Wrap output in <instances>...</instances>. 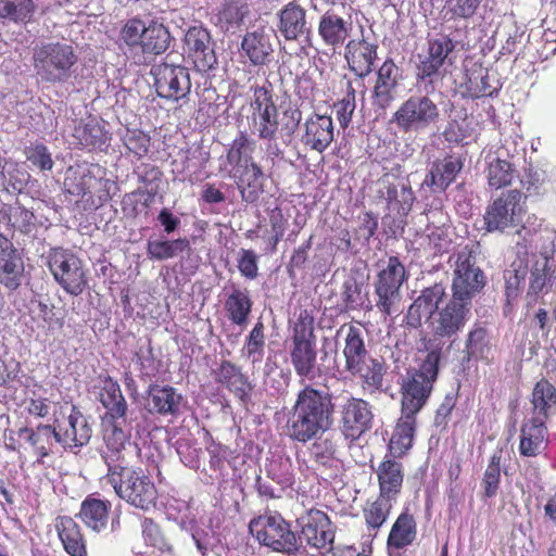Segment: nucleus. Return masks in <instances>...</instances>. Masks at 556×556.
I'll list each match as a JSON object with an SVG mask.
<instances>
[{
  "label": "nucleus",
  "mask_w": 556,
  "mask_h": 556,
  "mask_svg": "<svg viewBox=\"0 0 556 556\" xmlns=\"http://www.w3.org/2000/svg\"><path fill=\"white\" fill-rule=\"evenodd\" d=\"M333 424V404L328 392L306 386L302 389L289 412L287 430L289 437L306 443L326 432Z\"/></svg>",
  "instance_id": "f257e3e1"
},
{
  "label": "nucleus",
  "mask_w": 556,
  "mask_h": 556,
  "mask_svg": "<svg viewBox=\"0 0 556 556\" xmlns=\"http://www.w3.org/2000/svg\"><path fill=\"white\" fill-rule=\"evenodd\" d=\"M443 344L438 340H427L419 350L418 367L407 371L401 386V407L419 413L427 403L439 372Z\"/></svg>",
  "instance_id": "f03ea898"
},
{
  "label": "nucleus",
  "mask_w": 556,
  "mask_h": 556,
  "mask_svg": "<svg viewBox=\"0 0 556 556\" xmlns=\"http://www.w3.org/2000/svg\"><path fill=\"white\" fill-rule=\"evenodd\" d=\"M118 497L136 508L149 510L155 506L157 492L154 483L129 465L117 466L103 478Z\"/></svg>",
  "instance_id": "7ed1b4c3"
},
{
  "label": "nucleus",
  "mask_w": 556,
  "mask_h": 556,
  "mask_svg": "<svg viewBox=\"0 0 556 556\" xmlns=\"http://www.w3.org/2000/svg\"><path fill=\"white\" fill-rule=\"evenodd\" d=\"M290 358L298 376L313 379L318 375L314 318L307 311H302L294 324Z\"/></svg>",
  "instance_id": "20e7f679"
},
{
  "label": "nucleus",
  "mask_w": 556,
  "mask_h": 556,
  "mask_svg": "<svg viewBox=\"0 0 556 556\" xmlns=\"http://www.w3.org/2000/svg\"><path fill=\"white\" fill-rule=\"evenodd\" d=\"M37 75L46 81L64 83L72 76V67L77 61L72 46L66 43H47L35 50Z\"/></svg>",
  "instance_id": "39448f33"
},
{
  "label": "nucleus",
  "mask_w": 556,
  "mask_h": 556,
  "mask_svg": "<svg viewBox=\"0 0 556 556\" xmlns=\"http://www.w3.org/2000/svg\"><path fill=\"white\" fill-rule=\"evenodd\" d=\"M441 118L438 104L427 94H413L395 111L392 122L404 132H418Z\"/></svg>",
  "instance_id": "423d86ee"
},
{
  "label": "nucleus",
  "mask_w": 556,
  "mask_h": 556,
  "mask_svg": "<svg viewBox=\"0 0 556 556\" xmlns=\"http://www.w3.org/2000/svg\"><path fill=\"white\" fill-rule=\"evenodd\" d=\"M405 280V267L395 256H390L378 270L374 280L376 306L384 315L399 311L401 287Z\"/></svg>",
  "instance_id": "0eeeda50"
},
{
  "label": "nucleus",
  "mask_w": 556,
  "mask_h": 556,
  "mask_svg": "<svg viewBox=\"0 0 556 556\" xmlns=\"http://www.w3.org/2000/svg\"><path fill=\"white\" fill-rule=\"evenodd\" d=\"M249 529L260 543L274 551L293 554L299 549L298 536L279 515L260 516L251 520Z\"/></svg>",
  "instance_id": "6e6552de"
},
{
  "label": "nucleus",
  "mask_w": 556,
  "mask_h": 556,
  "mask_svg": "<svg viewBox=\"0 0 556 556\" xmlns=\"http://www.w3.org/2000/svg\"><path fill=\"white\" fill-rule=\"evenodd\" d=\"M484 285L485 276L477 266L473 251L467 247L463 248L456 254L452 296L472 305V299L482 290Z\"/></svg>",
  "instance_id": "1a4fd4ad"
},
{
  "label": "nucleus",
  "mask_w": 556,
  "mask_h": 556,
  "mask_svg": "<svg viewBox=\"0 0 556 556\" xmlns=\"http://www.w3.org/2000/svg\"><path fill=\"white\" fill-rule=\"evenodd\" d=\"M49 268L55 281L71 295L81 294L88 285L81 260L68 251L51 253Z\"/></svg>",
  "instance_id": "9d476101"
},
{
  "label": "nucleus",
  "mask_w": 556,
  "mask_h": 556,
  "mask_svg": "<svg viewBox=\"0 0 556 556\" xmlns=\"http://www.w3.org/2000/svg\"><path fill=\"white\" fill-rule=\"evenodd\" d=\"M521 198V192L514 189L503 192L490 203L484 213L485 229L489 232H504L508 228L517 227L525 213Z\"/></svg>",
  "instance_id": "9b49d317"
},
{
  "label": "nucleus",
  "mask_w": 556,
  "mask_h": 556,
  "mask_svg": "<svg viewBox=\"0 0 556 556\" xmlns=\"http://www.w3.org/2000/svg\"><path fill=\"white\" fill-rule=\"evenodd\" d=\"M468 302L455 300L454 296L441 309L431 315L430 328L432 338L443 344V350H448L451 344L446 345L444 338L451 339L456 336L466 325L471 311Z\"/></svg>",
  "instance_id": "f8f14e48"
},
{
  "label": "nucleus",
  "mask_w": 556,
  "mask_h": 556,
  "mask_svg": "<svg viewBox=\"0 0 556 556\" xmlns=\"http://www.w3.org/2000/svg\"><path fill=\"white\" fill-rule=\"evenodd\" d=\"M150 74L154 79L155 91L159 97L179 101L186 98L191 90L189 72L185 66L168 63L155 64Z\"/></svg>",
  "instance_id": "ddd939ff"
},
{
  "label": "nucleus",
  "mask_w": 556,
  "mask_h": 556,
  "mask_svg": "<svg viewBox=\"0 0 556 556\" xmlns=\"http://www.w3.org/2000/svg\"><path fill=\"white\" fill-rule=\"evenodd\" d=\"M53 427L56 443L73 453H77L87 445L92 435L88 418L75 406L71 407V412L65 418H54Z\"/></svg>",
  "instance_id": "4468645a"
},
{
  "label": "nucleus",
  "mask_w": 556,
  "mask_h": 556,
  "mask_svg": "<svg viewBox=\"0 0 556 556\" xmlns=\"http://www.w3.org/2000/svg\"><path fill=\"white\" fill-rule=\"evenodd\" d=\"M123 420L110 421L103 432L105 450L102 457L108 472L116 470L117 466L128 465L129 458L136 452V445L130 441V434L123 429Z\"/></svg>",
  "instance_id": "2eb2a0df"
},
{
  "label": "nucleus",
  "mask_w": 556,
  "mask_h": 556,
  "mask_svg": "<svg viewBox=\"0 0 556 556\" xmlns=\"http://www.w3.org/2000/svg\"><path fill=\"white\" fill-rule=\"evenodd\" d=\"M340 424L346 438L358 439L371 428L374 414L369 403L350 394L340 406Z\"/></svg>",
  "instance_id": "dca6fc26"
},
{
  "label": "nucleus",
  "mask_w": 556,
  "mask_h": 556,
  "mask_svg": "<svg viewBox=\"0 0 556 556\" xmlns=\"http://www.w3.org/2000/svg\"><path fill=\"white\" fill-rule=\"evenodd\" d=\"M301 526L299 544L305 541L307 545L317 549L332 548L334 532L329 517L321 510H309L298 519Z\"/></svg>",
  "instance_id": "f3484780"
},
{
  "label": "nucleus",
  "mask_w": 556,
  "mask_h": 556,
  "mask_svg": "<svg viewBox=\"0 0 556 556\" xmlns=\"http://www.w3.org/2000/svg\"><path fill=\"white\" fill-rule=\"evenodd\" d=\"M554 250H545L540 253H532L525 265H528L529 293L539 294L547 291L556 277V266L553 257Z\"/></svg>",
  "instance_id": "a211bd4d"
},
{
  "label": "nucleus",
  "mask_w": 556,
  "mask_h": 556,
  "mask_svg": "<svg viewBox=\"0 0 556 556\" xmlns=\"http://www.w3.org/2000/svg\"><path fill=\"white\" fill-rule=\"evenodd\" d=\"M24 262L13 243L0 233V283L16 290L22 283Z\"/></svg>",
  "instance_id": "6ab92c4d"
},
{
  "label": "nucleus",
  "mask_w": 556,
  "mask_h": 556,
  "mask_svg": "<svg viewBox=\"0 0 556 556\" xmlns=\"http://www.w3.org/2000/svg\"><path fill=\"white\" fill-rule=\"evenodd\" d=\"M401 72L392 60H387L377 71V79L372 91L374 104L387 109L395 99Z\"/></svg>",
  "instance_id": "aec40b11"
},
{
  "label": "nucleus",
  "mask_w": 556,
  "mask_h": 556,
  "mask_svg": "<svg viewBox=\"0 0 556 556\" xmlns=\"http://www.w3.org/2000/svg\"><path fill=\"white\" fill-rule=\"evenodd\" d=\"M337 339L343 341L344 368L351 367L370 356L365 344V331L362 327L344 324L337 330Z\"/></svg>",
  "instance_id": "412c9836"
},
{
  "label": "nucleus",
  "mask_w": 556,
  "mask_h": 556,
  "mask_svg": "<svg viewBox=\"0 0 556 556\" xmlns=\"http://www.w3.org/2000/svg\"><path fill=\"white\" fill-rule=\"evenodd\" d=\"M278 30L286 40L295 41L311 34L306 11L295 2H289L278 13Z\"/></svg>",
  "instance_id": "4be33fe9"
},
{
  "label": "nucleus",
  "mask_w": 556,
  "mask_h": 556,
  "mask_svg": "<svg viewBox=\"0 0 556 556\" xmlns=\"http://www.w3.org/2000/svg\"><path fill=\"white\" fill-rule=\"evenodd\" d=\"M428 46V54L420 62L417 76L420 80L429 78V83L432 84V77L438 75L440 67L453 51L454 43L447 36L440 35L438 38L430 39Z\"/></svg>",
  "instance_id": "5701e85b"
},
{
  "label": "nucleus",
  "mask_w": 556,
  "mask_h": 556,
  "mask_svg": "<svg viewBox=\"0 0 556 556\" xmlns=\"http://www.w3.org/2000/svg\"><path fill=\"white\" fill-rule=\"evenodd\" d=\"M302 142L319 153L324 152L333 140V122L328 115L315 114L305 122Z\"/></svg>",
  "instance_id": "b1692460"
},
{
  "label": "nucleus",
  "mask_w": 556,
  "mask_h": 556,
  "mask_svg": "<svg viewBox=\"0 0 556 556\" xmlns=\"http://www.w3.org/2000/svg\"><path fill=\"white\" fill-rule=\"evenodd\" d=\"M377 58V46L365 40H352L346 46L345 59L349 68L358 77L368 76Z\"/></svg>",
  "instance_id": "393cba45"
},
{
  "label": "nucleus",
  "mask_w": 556,
  "mask_h": 556,
  "mask_svg": "<svg viewBox=\"0 0 556 556\" xmlns=\"http://www.w3.org/2000/svg\"><path fill=\"white\" fill-rule=\"evenodd\" d=\"M351 30L352 22L338 15L333 10L326 11L319 18L318 35L327 46H342Z\"/></svg>",
  "instance_id": "a878e982"
},
{
  "label": "nucleus",
  "mask_w": 556,
  "mask_h": 556,
  "mask_svg": "<svg viewBox=\"0 0 556 556\" xmlns=\"http://www.w3.org/2000/svg\"><path fill=\"white\" fill-rule=\"evenodd\" d=\"M181 400L173 387L152 384L146 397V408L151 414L175 415L179 412Z\"/></svg>",
  "instance_id": "bb28decb"
},
{
  "label": "nucleus",
  "mask_w": 556,
  "mask_h": 556,
  "mask_svg": "<svg viewBox=\"0 0 556 556\" xmlns=\"http://www.w3.org/2000/svg\"><path fill=\"white\" fill-rule=\"evenodd\" d=\"M345 371L351 376L358 378L362 383V388L369 393H374L382 389L386 367L378 358L369 356L368 358L348 367Z\"/></svg>",
  "instance_id": "cd10ccee"
},
{
  "label": "nucleus",
  "mask_w": 556,
  "mask_h": 556,
  "mask_svg": "<svg viewBox=\"0 0 556 556\" xmlns=\"http://www.w3.org/2000/svg\"><path fill=\"white\" fill-rule=\"evenodd\" d=\"M417 414L401 407V417L389 443V450L392 455L402 456L412 447Z\"/></svg>",
  "instance_id": "c85d7f7f"
},
{
  "label": "nucleus",
  "mask_w": 556,
  "mask_h": 556,
  "mask_svg": "<svg viewBox=\"0 0 556 556\" xmlns=\"http://www.w3.org/2000/svg\"><path fill=\"white\" fill-rule=\"evenodd\" d=\"M241 48L253 65H263L269 61L274 49L270 34L264 28L244 35Z\"/></svg>",
  "instance_id": "c756f323"
},
{
  "label": "nucleus",
  "mask_w": 556,
  "mask_h": 556,
  "mask_svg": "<svg viewBox=\"0 0 556 556\" xmlns=\"http://www.w3.org/2000/svg\"><path fill=\"white\" fill-rule=\"evenodd\" d=\"M462 168L463 163L459 157L446 156L438 160L433 163L424 184L434 187L435 191H444L455 180Z\"/></svg>",
  "instance_id": "7c9ffc66"
},
{
  "label": "nucleus",
  "mask_w": 556,
  "mask_h": 556,
  "mask_svg": "<svg viewBox=\"0 0 556 556\" xmlns=\"http://www.w3.org/2000/svg\"><path fill=\"white\" fill-rule=\"evenodd\" d=\"M56 531L65 552L71 556H86L87 548L79 526L68 516L56 519Z\"/></svg>",
  "instance_id": "2f4dec72"
},
{
  "label": "nucleus",
  "mask_w": 556,
  "mask_h": 556,
  "mask_svg": "<svg viewBox=\"0 0 556 556\" xmlns=\"http://www.w3.org/2000/svg\"><path fill=\"white\" fill-rule=\"evenodd\" d=\"M542 417H532L521 428L519 451L522 456L533 457L541 453L546 433Z\"/></svg>",
  "instance_id": "473e14b6"
},
{
  "label": "nucleus",
  "mask_w": 556,
  "mask_h": 556,
  "mask_svg": "<svg viewBox=\"0 0 556 556\" xmlns=\"http://www.w3.org/2000/svg\"><path fill=\"white\" fill-rule=\"evenodd\" d=\"M215 378L241 401L248 397L252 389L241 369L229 361L222 362L215 371Z\"/></svg>",
  "instance_id": "72a5a7b5"
},
{
  "label": "nucleus",
  "mask_w": 556,
  "mask_h": 556,
  "mask_svg": "<svg viewBox=\"0 0 556 556\" xmlns=\"http://www.w3.org/2000/svg\"><path fill=\"white\" fill-rule=\"evenodd\" d=\"M188 50L193 53L195 62L203 68H211L215 63V54L211 47V37L206 29L201 27L190 28L185 38Z\"/></svg>",
  "instance_id": "f704fd0d"
},
{
  "label": "nucleus",
  "mask_w": 556,
  "mask_h": 556,
  "mask_svg": "<svg viewBox=\"0 0 556 556\" xmlns=\"http://www.w3.org/2000/svg\"><path fill=\"white\" fill-rule=\"evenodd\" d=\"M17 434L18 438L29 443L39 458L49 456L52 453L53 444L56 443L53 425H40L36 429L21 428Z\"/></svg>",
  "instance_id": "c9c22d12"
},
{
  "label": "nucleus",
  "mask_w": 556,
  "mask_h": 556,
  "mask_svg": "<svg viewBox=\"0 0 556 556\" xmlns=\"http://www.w3.org/2000/svg\"><path fill=\"white\" fill-rule=\"evenodd\" d=\"M110 508L109 501L89 496L81 503L78 516L89 529L100 532L108 526Z\"/></svg>",
  "instance_id": "e433bc0d"
},
{
  "label": "nucleus",
  "mask_w": 556,
  "mask_h": 556,
  "mask_svg": "<svg viewBox=\"0 0 556 556\" xmlns=\"http://www.w3.org/2000/svg\"><path fill=\"white\" fill-rule=\"evenodd\" d=\"M99 400L106 408L108 416L112 421L124 419L127 412V403L116 381L111 378L103 381Z\"/></svg>",
  "instance_id": "4c0bfd02"
},
{
  "label": "nucleus",
  "mask_w": 556,
  "mask_h": 556,
  "mask_svg": "<svg viewBox=\"0 0 556 556\" xmlns=\"http://www.w3.org/2000/svg\"><path fill=\"white\" fill-rule=\"evenodd\" d=\"M486 179L491 189L498 190L509 186L516 177L515 165L500 155H488L486 159Z\"/></svg>",
  "instance_id": "58836bf2"
},
{
  "label": "nucleus",
  "mask_w": 556,
  "mask_h": 556,
  "mask_svg": "<svg viewBox=\"0 0 556 556\" xmlns=\"http://www.w3.org/2000/svg\"><path fill=\"white\" fill-rule=\"evenodd\" d=\"M137 54L157 55L164 53L170 42V35L166 27L156 22H149L148 29L140 41Z\"/></svg>",
  "instance_id": "ea45409f"
},
{
  "label": "nucleus",
  "mask_w": 556,
  "mask_h": 556,
  "mask_svg": "<svg viewBox=\"0 0 556 556\" xmlns=\"http://www.w3.org/2000/svg\"><path fill=\"white\" fill-rule=\"evenodd\" d=\"M380 495L392 497L396 495L402 488L403 471L402 464L394 459H384L377 470Z\"/></svg>",
  "instance_id": "a19ab883"
},
{
  "label": "nucleus",
  "mask_w": 556,
  "mask_h": 556,
  "mask_svg": "<svg viewBox=\"0 0 556 556\" xmlns=\"http://www.w3.org/2000/svg\"><path fill=\"white\" fill-rule=\"evenodd\" d=\"M417 536V526L415 518L402 513L393 523L388 536V546L396 549L410 545Z\"/></svg>",
  "instance_id": "79ce46f5"
},
{
  "label": "nucleus",
  "mask_w": 556,
  "mask_h": 556,
  "mask_svg": "<svg viewBox=\"0 0 556 556\" xmlns=\"http://www.w3.org/2000/svg\"><path fill=\"white\" fill-rule=\"evenodd\" d=\"M249 12L245 0H228L218 9L217 24L225 31H235L241 26Z\"/></svg>",
  "instance_id": "37998d69"
},
{
  "label": "nucleus",
  "mask_w": 556,
  "mask_h": 556,
  "mask_svg": "<svg viewBox=\"0 0 556 556\" xmlns=\"http://www.w3.org/2000/svg\"><path fill=\"white\" fill-rule=\"evenodd\" d=\"M263 172L261 167L254 162H248L240 175H238V188L241 192V198L245 202H254L258 198V192L262 189Z\"/></svg>",
  "instance_id": "c03bdc74"
},
{
  "label": "nucleus",
  "mask_w": 556,
  "mask_h": 556,
  "mask_svg": "<svg viewBox=\"0 0 556 556\" xmlns=\"http://www.w3.org/2000/svg\"><path fill=\"white\" fill-rule=\"evenodd\" d=\"M252 308V301L247 290L235 288L225 301L228 318L242 327L248 323Z\"/></svg>",
  "instance_id": "a18cd8bd"
},
{
  "label": "nucleus",
  "mask_w": 556,
  "mask_h": 556,
  "mask_svg": "<svg viewBox=\"0 0 556 556\" xmlns=\"http://www.w3.org/2000/svg\"><path fill=\"white\" fill-rule=\"evenodd\" d=\"M190 249V242L187 238L175 240H148L147 253L151 260L165 261L177 257Z\"/></svg>",
  "instance_id": "49530a36"
},
{
  "label": "nucleus",
  "mask_w": 556,
  "mask_h": 556,
  "mask_svg": "<svg viewBox=\"0 0 556 556\" xmlns=\"http://www.w3.org/2000/svg\"><path fill=\"white\" fill-rule=\"evenodd\" d=\"M35 10L33 0H0V18L14 23H28Z\"/></svg>",
  "instance_id": "de8ad7c7"
},
{
  "label": "nucleus",
  "mask_w": 556,
  "mask_h": 556,
  "mask_svg": "<svg viewBox=\"0 0 556 556\" xmlns=\"http://www.w3.org/2000/svg\"><path fill=\"white\" fill-rule=\"evenodd\" d=\"M533 417L546 420L548 409L556 404V389L547 380L536 382L532 392Z\"/></svg>",
  "instance_id": "09e8293b"
},
{
  "label": "nucleus",
  "mask_w": 556,
  "mask_h": 556,
  "mask_svg": "<svg viewBox=\"0 0 556 556\" xmlns=\"http://www.w3.org/2000/svg\"><path fill=\"white\" fill-rule=\"evenodd\" d=\"M528 265H523V260L519 258L511 263L509 268L504 271L505 293L507 302L515 300L523 289Z\"/></svg>",
  "instance_id": "8fccbe9b"
},
{
  "label": "nucleus",
  "mask_w": 556,
  "mask_h": 556,
  "mask_svg": "<svg viewBox=\"0 0 556 556\" xmlns=\"http://www.w3.org/2000/svg\"><path fill=\"white\" fill-rule=\"evenodd\" d=\"M264 324L257 321L245 339L242 348L243 356L253 365L261 363L265 351Z\"/></svg>",
  "instance_id": "3c124183"
},
{
  "label": "nucleus",
  "mask_w": 556,
  "mask_h": 556,
  "mask_svg": "<svg viewBox=\"0 0 556 556\" xmlns=\"http://www.w3.org/2000/svg\"><path fill=\"white\" fill-rule=\"evenodd\" d=\"M278 126L277 109L253 114L254 132L263 140H275L277 138Z\"/></svg>",
  "instance_id": "603ef678"
},
{
  "label": "nucleus",
  "mask_w": 556,
  "mask_h": 556,
  "mask_svg": "<svg viewBox=\"0 0 556 556\" xmlns=\"http://www.w3.org/2000/svg\"><path fill=\"white\" fill-rule=\"evenodd\" d=\"M147 29L148 24L146 22L140 18H130L122 27L119 40L131 53L137 54Z\"/></svg>",
  "instance_id": "864d4df0"
},
{
  "label": "nucleus",
  "mask_w": 556,
  "mask_h": 556,
  "mask_svg": "<svg viewBox=\"0 0 556 556\" xmlns=\"http://www.w3.org/2000/svg\"><path fill=\"white\" fill-rule=\"evenodd\" d=\"M501 451L495 452L490 458L481 482L484 497L490 498L497 494L501 482Z\"/></svg>",
  "instance_id": "5fc2aeb1"
},
{
  "label": "nucleus",
  "mask_w": 556,
  "mask_h": 556,
  "mask_svg": "<svg viewBox=\"0 0 556 556\" xmlns=\"http://www.w3.org/2000/svg\"><path fill=\"white\" fill-rule=\"evenodd\" d=\"M267 473L268 477L281 485L282 489L292 486L294 482L292 462L289 457H275L267 468Z\"/></svg>",
  "instance_id": "6e6d98bb"
},
{
  "label": "nucleus",
  "mask_w": 556,
  "mask_h": 556,
  "mask_svg": "<svg viewBox=\"0 0 556 556\" xmlns=\"http://www.w3.org/2000/svg\"><path fill=\"white\" fill-rule=\"evenodd\" d=\"M391 508V497L380 495L364 510L367 525L372 529L380 528L388 519Z\"/></svg>",
  "instance_id": "4d7b16f0"
},
{
  "label": "nucleus",
  "mask_w": 556,
  "mask_h": 556,
  "mask_svg": "<svg viewBox=\"0 0 556 556\" xmlns=\"http://www.w3.org/2000/svg\"><path fill=\"white\" fill-rule=\"evenodd\" d=\"M466 351L470 357H489V354L491 353V344L484 328L477 327L468 333Z\"/></svg>",
  "instance_id": "13d9d810"
},
{
  "label": "nucleus",
  "mask_w": 556,
  "mask_h": 556,
  "mask_svg": "<svg viewBox=\"0 0 556 556\" xmlns=\"http://www.w3.org/2000/svg\"><path fill=\"white\" fill-rule=\"evenodd\" d=\"M498 90V86L491 84L489 71L481 68L477 76L468 79L467 91L471 98L492 97Z\"/></svg>",
  "instance_id": "bf43d9fd"
},
{
  "label": "nucleus",
  "mask_w": 556,
  "mask_h": 556,
  "mask_svg": "<svg viewBox=\"0 0 556 556\" xmlns=\"http://www.w3.org/2000/svg\"><path fill=\"white\" fill-rule=\"evenodd\" d=\"M2 216L7 225L22 232H29L31 229L34 214L24 207L9 206L3 211Z\"/></svg>",
  "instance_id": "052dcab7"
},
{
  "label": "nucleus",
  "mask_w": 556,
  "mask_h": 556,
  "mask_svg": "<svg viewBox=\"0 0 556 556\" xmlns=\"http://www.w3.org/2000/svg\"><path fill=\"white\" fill-rule=\"evenodd\" d=\"M336 452L337 445L330 437L315 441L309 448L312 458L323 466L331 465L334 459Z\"/></svg>",
  "instance_id": "680f3d73"
},
{
  "label": "nucleus",
  "mask_w": 556,
  "mask_h": 556,
  "mask_svg": "<svg viewBox=\"0 0 556 556\" xmlns=\"http://www.w3.org/2000/svg\"><path fill=\"white\" fill-rule=\"evenodd\" d=\"M355 108V89L352 84L349 83L346 96L334 104L336 115L342 128L349 126Z\"/></svg>",
  "instance_id": "e2e57ef3"
},
{
  "label": "nucleus",
  "mask_w": 556,
  "mask_h": 556,
  "mask_svg": "<svg viewBox=\"0 0 556 556\" xmlns=\"http://www.w3.org/2000/svg\"><path fill=\"white\" fill-rule=\"evenodd\" d=\"M141 527L143 539L148 545L153 546L161 552L170 549L169 544L161 533L160 527L152 519L144 518Z\"/></svg>",
  "instance_id": "0e129e2a"
},
{
  "label": "nucleus",
  "mask_w": 556,
  "mask_h": 556,
  "mask_svg": "<svg viewBox=\"0 0 556 556\" xmlns=\"http://www.w3.org/2000/svg\"><path fill=\"white\" fill-rule=\"evenodd\" d=\"M546 180V173L541 168L529 167L522 175L520 182L526 191L532 195L540 193Z\"/></svg>",
  "instance_id": "69168bd1"
},
{
  "label": "nucleus",
  "mask_w": 556,
  "mask_h": 556,
  "mask_svg": "<svg viewBox=\"0 0 556 556\" xmlns=\"http://www.w3.org/2000/svg\"><path fill=\"white\" fill-rule=\"evenodd\" d=\"M342 298L346 308L356 309L362 305V283L355 278L349 277L343 282Z\"/></svg>",
  "instance_id": "338daca9"
},
{
  "label": "nucleus",
  "mask_w": 556,
  "mask_h": 556,
  "mask_svg": "<svg viewBox=\"0 0 556 556\" xmlns=\"http://www.w3.org/2000/svg\"><path fill=\"white\" fill-rule=\"evenodd\" d=\"M444 296L445 288L441 283H435L422 290L417 299L424 304V307L428 308L431 314H434L439 311V304Z\"/></svg>",
  "instance_id": "774afa93"
}]
</instances>
